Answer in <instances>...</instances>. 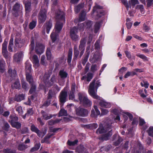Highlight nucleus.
<instances>
[{"label": "nucleus", "mask_w": 153, "mask_h": 153, "mask_svg": "<svg viewBox=\"0 0 153 153\" xmlns=\"http://www.w3.org/2000/svg\"><path fill=\"white\" fill-rule=\"evenodd\" d=\"M100 85V82L99 80L97 81L95 83V80H94L89 85L88 93L93 98L100 100L99 105L100 106L105 108H110L111 107V103L106 102L105 100H101L100 97L97 94V89Z\"/></svg>", "instance_id": "obj_1"}, {"label": "nucleus", "mask_w": 153, "mask_h": 153, "mask_svg": "<svg viewBox=\"0 0 153 153\" xmlns=\"http://www.w3.org/2000/svg\"><path fill=\"white\" fill-rule=\"evenodd\" d=\"M57 19H59L60 22H57L55 26V32H53L51 34V37L53 42H54L56 39L57 33H59L62 30V22L65 21V14L63 12L59 10L58 13L56 14Z\"/></svg>", "instance_id": "obj_2"}, {"label": "nucleus", "mask_w": 153, "mask_h": 153, "mask_svg": "<svg viewBox=\"0 0 153 153\" xmlns=\"http://www.w3.org/2000/svg\"><path fill=\"white\" fill-rule=\"evenodd\" d=\"M26 70V77L27 80L29 82L31 85V88L29 92L32 94L35 92L36 89V85L33 82V78L31 75L30 74L31 71V65L28 64L25 66Z\"/></svg>", "instance_id": "obj_3"}, {"label": "nucleus", "mask_w": 153, "mask_h": 153, "mask_svg": "<svg viewBox=\"0 0 153 153\" xmlns=\"http://www.w3.org/2000/svg\"><path fill=\"white\" fill-rule=\"evenodd\" d=\"M78 96L80 103L84 106L88 107L92 105V102L88 98L87 95L84 92H79Z\"/></svg>", "instance_id": "obj_4"}, {"label": "nucleus", "mask_w": 153, "mask_h": 153, "mask_svg": "<svg viewBox=\"0 0 153 153\" xmlns=\"http://www.w3.org/2000/svg\"><path fill=\"white\" fill-rule=\"evenodd\" d=\"M85 4L84 3L79 4L78 5L76 6L75 7V12L76 13H78L80 10L85 7L86 8L88 7V11H89L91 8V5L92 4V0H85Z\"/></svg>", "instance_id": "obj_5"}, {"label": "nucleus", "mask_w": 153, "mask_h": 153, "mask_svg": "<svg viewBox=\"0 0 153 153\" xmlns=\"http://www.w3.org/2000/svg\"><path fill=\"white\" fill-rule=\"evenodd\" d=\"M94 13H96V15L98 17H100L104 14L105 12L102 9L101 7L96 5L94 7L91 13V15H93Z\"/></svg>", "instance_id": "obj_6"}, {"label": "nucleus", "mask_w": 153, "mask_h": 153, "mask_svg": "<svg viewBox=\"0 0 153 153\" xmlns=\"http://www.w3.org/2000/svg\"><path fill=\"white\" fill-rule=\"evenodd\" d=\"M47 10L42 7L38 16L39 21V23H43L47 18Z\"/></svg>", "instance_id": "obj_7"}, {"label": "nucleus", "mask_w": 153, "mask_h": 153, "mask_svg": "<svg viewBox=\"0 0 153 153\" xmlns=\"http://www.w3.org/2000/svg\"><path fill=\"white\" fill-rule=\"evenodd\" d=\"M89 112L86 109L80 107L76 109V113L77 115L83 117H87L89 114Z\"/></svg>", "instance_id": "obj_8"}, {"label": "nucleus", "mask_w": 153, "mask_h": 153, "mask_svg": "<svg viewBox=\"0 0 153 153\" xmlns=\"http://www.w3.org/2000/svg\"><path fill=\"white\" fill-rule=\"evenodd\" d=\"M45 48L44 45L41 43H36L35 51L37 54H41L43 53Z\"/></svg>", "instance_id": "obj_9"}, {"label": "nucleus", "mask_w": 153, "mask_h": 153, "mask_svg": "<svg viewBox=\"0 0 153 153\" xmlns=\"http://www.w3.org/2000/svg\"><path fill=\"white\" fill-rule=\"evenodd\" d=\"M78 29L76 27H74L71 29L70 34L71 38L73 40L76 41L78 39V36L76 35Z\"/></svg>", "instance_id": "obj_10"}, {"label": "nucleus", "mask_w": 153, "mask_h": 153, "mask_svg": "<svg viewBox=\"0 0 153 153\" xmlns=\"http://www.w3.org/2000/svg\"><path fill=\"white\" fill-rule=\"evenodd\" d=\"M7 42L4 41L2 45V53L6 59H7L8 56V52L7 49Z\"/></svg>", "instance_id": "obj_11"}, {"label": "nucleus", "mask_w": 153, "mask_h": 153, "mask_svg": "<svg viewBox=\"0 0 153 153\" xmlns=\"http://www.w3.org/2000/svg\"><path fill=\"white\" fill-rule=\"evenodd\" d=\"M67 96V92L63 91H62L59 96V99L60 102L62 103L65 102Z\"/></svg>", "instance_id": "obj_12"}, {"label": "nucleus", "mask_w": 153, "mask_h": 153, "mask_svg": "<svg viewBox=\"0 0 153 153\" xmlns=\"http://www.w3.org/2000/svg\"><path fill=\"white\" fill-rule=\"evenodd\" d=\"M92 23L91 21H88L86 22L83 23L79 25L78 28H79L80 30L82 29V28H89L91 26Z\"/></svg>", "instance_id": "obj_13"}, {"label": "nucleus", "mask_w": 153, "mask_h": 153, "mask_svg": "<svg viewBox=\"0 0 153 153\" xmlns=\"http://www.w3.org/2000/svg\"><path fill=\"white\" fill-rule=\"evenodd\" d=\"M31 130L33 131L36 133L38 136L40 137H42L44 136L43 133L40 131L37 127L33 125L31 126Z\"/></svg>", "instance_id": "obj_14"}, {"label": "nucleus", "mask_w": 153, "mask_h": 153, "mask_svg": "<svg viewBox=\"0 0 153 153\" xmlns=\"http://www.w3.org/2000/svg\"><path fill=\"white\" fill-rule=\"evenodd\" d=\"M54 91H53L51 90H50L48 93V99H50L53 95L57 93L60 90V88H59L57 85H54Z\"/></svg>", "instance_id": "obj_15"}, {"label": "nucleus", "mask_w": 153, "mask_h": 153, "mask_svg": "<svg viewBox=\"0 0 153 153\" xmlns=\"http://www.w3.org/2000/svg\"><path fill=\"white\" fill-rule=\"evenodd\" d=\"M86 13L84 10H82L79 16V19H76L74 20V22L77 23L78 22L83 21L85 20Z\"/></svg>", "instance_id": "obj_16"}, {"label": "nucleus", "mask_w": 153, "mask_h": 153, "mask_svg": "<svg viewBox=\"0 0 153 153\" xmlns=\"http://www.w3.org/2000/svg\"><path fill=\"white\" fill-rule=\"evenodd\" d=\"M24 41L22 40L21 38H18L17 37H16L15 40V46L16 47L21 48L24 44Z\"/></svg>", "instance_id": "obj_17"}, {"label": "nucleus", "mask_w": 153, "mask_h": 153, "mask_svg": "<svg viewBox=\"0 0 153 153\" xmlns=\"http://www.w3.org/2000/svg\"><path fill=\"white\" fill-rule=\"evenodd\" d=\"M8 73L10 76L9 78L11 81L15 79L17 76L16 72L15 70H14L13 71L10 69L8 70Z\"/></svg>", "instance_id": "obj_18"}, {"label": "nucleus", "mask_w": 153, "mask_h": 153, "mask_svg": "<svg viewBox=\"0 0 153 153\" xmlns=\"http://www.w3.org/2000/svg\"><path fill=\"white\" fill-rule=\"evenodd\" d=\"M23 56L22 52H20L16 53L14 56V61L15 62H19L22 59Z\"/></svg>", "instance_id": "obj_19"}, {"label": "nucleus", "mask_w": 153, "mask_h": 153, "mask_svg": "<svg viewBox=\"0 0 153 153\" xmlns=\"http://www.w3.org/2000/svg\"><path fill=\"white\" fill-rule=\"evenodd\" d=\"M94 108L95 110V112L94 110H92L91 111V116L92 117L96 118L97 117V116L100 114V113L98 109L97 106L94 105Z\"/></svg>", "instance_id": "obj_20"}, {"label": "nucleus", "mask_w": 153, "mask_h": 153, "mask_svg": "<svg viewBox=\"0 0 153 153\" xmlns=\"http://www.w3.org/2000/svg\"><path fill=\"white\" fill-rule=\"evenodd\" d=\"M24 3L25 6V9L26 12V15H28L29 12L31 10V3L30 2H27L24 1Z\"/></svg>", "instance_id": "obj_21"}, {"label": "nucleus", "mask_w": 153, "mask_h": 153, "mask_svg": "<svg viewBox=\"0 0 153 153\" xmlns=\"http://www.w3.org/2000/svg\"><path fill=\"white\" fill-rule=\"evenodd\" d=\"M32 62L34 64V66L36 68H37L39 66V60L37 56L36 55H34L32 58Z\"/></svg>", "instance_id": "obj_22"}, {"label": "nucleus", "mask_w": 153, "mask_h": 153, "mask_svg": "<svg viewBox=\"0 0 153 153\" xmlns=\"http://www.w3.org/2000/svg\"><path fill=\"white\" fill-rule=\"evenodd\" d=\"M111 131V130H110L108 133L103 134L101 137L99 138V139L102 140H108L112 135Z\"/></svg>", "instance_id": "obj_23"}, {"label": "nucleus", "mask_w": 153, "mask_h": 153, "mask_svg": "<svg viewBox=\"0 0 153 153\" xmlns=\"http://www.w3.org/2000/svg\"><path fill=\"white\" fill-rule=\"evenodd\" d=\"M52 27V24L50 22H46L43 25V27L46 30V32L48 34L49 33L50 30Z\"/></svg>", "instance_id": "obj_24"}, {"label": "nucleus", "mask_w": 153, "mask_h": 153, "mask_svg": "<svg viewBox=\"0 0 153 153\" xmlns=\"http://www.w3.org/2000/svg\"><path fill=\"white\" fill-rule=\"evenodd\" d=\"M86 38H82L80 42L79 46V49H85Z\"/></svg>", "instance_id": "obj_25"}, {"label": "nucleus", "mask_w": 153, "mask_h": 153, "mask_svg": "<svg viewBox=\"0 0 153 153\" xmlns=\"http://www.w3.org/2000/svg\"><path fill=\"white\" fill-rule=\"evenodd\" d=\"M76 151L78 153H87V152L86 148L82 145H80L77 148Z\"/></svg>", "instance_id": "obj_26"}, {"label": "nucleus", "mask_w": 153, "mask_h": 153, "mask_svg": "<svg viewBox=\"0 0 153 153\" xmlns=\"http://www.w3.org/2000/svg\"><path fill=\"white\" fill-rule=\"evenodd\" d=\"M13 89H19L21 87L19 79H17L16 81L13 83L11 85Z\"/></svg>", "instance_id": "obj_27"}, {"label": "nucleus", "mask_w": 153, "mask_h": 153, "mask_svg": "<svg viewBox=\"0 0 153 153\" xmlns=\"http://www.w3.org/2000/svg\"><path fill=\"white\" fill-rule=\"evenodd\" d=\"M41 113L42 117L45 120H47L50 119L53 117V116L51 114L48 115V114L47 113L43 111H42Z\"/></svg>", "instance_id": "obj_28"}, {"label": "nucleus", "mask_w": 153, "mask_h": 153, "mask_svg": "<svg viewBox=\"0 0 153 153\" xmlns=\"http://www.w3.org/2000/svg\"><path fill=\"white\" fill-rule=\"evenodd\" d=\"M20 8L22 10V7H20V5L18 3H16L13 7V9L14 12L18 13V12H19L20 11Z\"/></svg>", "instance_id": "obj_29"}, {"label": "nucleus", "mask_w": 153, "mask_h": 153, "mask_svg": "<svg viewBox=\"0 0 153 153\" xmlns=\"http://www.w3.org/2000/svg\"><path fill=\"white\" fill-rule=\"evenodd\" d=\"M18 120V118L15 115H10L9 117V122L12 125V122L14 123Z\"/></svg>", "instance_id": "obj_30"}, {"label": "nucleus", "mask_w": 153, "mask_h": 153, "mask_svg": "<svg viewBox=\"0 0 153 153\" xmlns=\"http://www.w3.org/2000/svg\"><path fill=\"white\" fill-rule=\"evenodd\" d=\"M5 62L3 60H0V72L1 73H3L5 71L4 66L5 65Z\"/></svg>", "instance_id": "obj_31"}, {"label": "nucleus", "mask_w": 153, "mask_h": 153, "mask_svg": "<svg viewBox=\"0 0 153 153\" xmlns=\"http://www.w3.org/2000/svg\"><path fill=\"white\" fill-rule=\"evenodd\" d=\"M25 95L23 94H20L15 96V100L17 102H20L24 99Z\"/></svg>", "instance_id": "obj_32"}, {"label": "nucleus", "mask_w": 153, "mask_h": 153, "mask_svg": "<svg viewBox=\"0 0 153 153\" xmlns=\"http://www.w3.org/2000/svg\"><path fill=\"white\" fill-rule=\"evenodd\" d=\"M60 77L62 79L66 78L68 75L67 73L64 70H61L59 73Z\"/></svg>", "instance_id": "obj_33"}, {"label": "nucleus", "mask_w": 153, "mask_h": 153, "mask_svg": "<svg viewBox=\"0 0 153 153\" xmlns=\"http://www.w3.org/2000/svg\"><path fill=\"white\" fill-rule=\"evenodd\" d=\"M72 49L71 48H70L69 50L68 56V63H70L72 56Z\"/></svg>", "instance_id": "obj_34"}, {"label": "nucleus", "mask_w": 153, "mask_h": 153, "mask_svg": "<svg viewBox=\"0 0 153 153\" xmlns=\"http://www.w3.org/2000/svg\"><path fill=\"white\" fill-rule=\"evenodd\" d=\"M111 111L114 114L117 115L123 114L122 113H123V111L119 108H115L112 110Z\"/></svg>", "instance_id": "obj_35"}, {"label": "nucleus", "mask_w": 153, "mask_h": 153, "mask_svg": "<svg viewBox=\"0 0 153 153\" xmlns=\"http://www.w3.org/2000/svg\"><path fill=\"white\" fill-rule=\"evenodd\" d=\"M68 115L67 111L64 109H61L59 113V117L62 116H66Z\"/></svg>", "instance_id": "obj_36"}, {"label": "nucleus", "mask_w": 153, "mask_h": 153, "mask_svg": "<svg viewBox=\"0 0 153 153\" xmlns=\"http://www.w3.org/2000/svg\"><path fill=\"white\" fill-rule=\"evenodd\" d=\"M101 25L100 23V22H97L94 27V31L95 33H97L100 29Z\"/></svg>", "instance_id": "obj_37"}, {"label": "nucleus", "mask_w": 153, "mask_h": 153, "mask_svg": "<svg viewBox=\"0 0 153 153\" xmlns=\"http://www.w3.org/2000/svg\"><path fill=\"white\" fill-rule=\"evenodd\" d=\"M79 53V51L77 49V45H75L74 47V55L76 58L77 57Z\"/></svg>", "instance_id": "obj_38"}, {"label": "nucleus", "mask_w": 153, "mask_h": 153, "mask_svg": "<svg viewBox=\"0 0 153 153\" xmlns=\"http://www.w3.org/2000/svg\"><path fill=\"white\" fill-rule=\"evenodd\" d=\"M11 125L13 127L17 129L19 128L21 126V124L20 123L16 121L14 123L12 122V125Z\"/></svg>", "instance_id": "obj_39"}, {"label": "nucleus", "mask_w": 153, "mask_h": 153, "mask_svg": "<svg viewBox=\"0 0 153 153\" xmlns=\"http://www.w3.org/2000/svg\"><path fill=\"white\" fill-rule=\"evenodd\" d=\"M137 146H139V151H138L136 153H146L142 145H141L140 143H138Z\"/></svg>", "instance_id": "obj_40"}, {"label": "nucleus", "mask_w": 153, "mask_h": 153, "mask_svg": "<svg viewBox=\"0 0 153 153\" xmlns=\"http://www.w3.org/2000/svg\"><path fill=\"white\" fill-rule=\"evenodd\" d=\"M27 148V145L23 144H20L18 147V149L20 151H22L25 150Z\"/></svg>", "instance_id": "obj_41"}, {"label": "nucleus", "mask_w": 153, "mask_h": 153, "mask_svg": "<svg viewBox=\"0 0 153 153\" xmlns=\"http://www.w3.org/2000/svg\"><path fill=\"white\" fill-rule=\"evenodd\" d=\"M35 41L33 37H32L30 44V50L31 51H33L34 48Z\"/></svg>", "instance_id": "obj_42"}, {"label": "nucleus", "mask_w": 153, "mask_h": 153, "mask_svg": "<svg viewBox=\"0 0 153 153\" xmlns=\"http://www.w3.org/2000/svg\"><path fill=\"white\" fill-rule=\"evenodd\" d=\"M99 66H97L96 64H93L91 68V71L93 72H94L96 71L99 68Z\"/></svg>", "instance_id": "obj_43"}, {"label": "nucleus", "mask_w": 153, "mask_h": 153, "mask_svg": "<svg viewBox=\"0 0 153 153\" xmlns=\"http://www.w3.org/2000/svg\"><path fill=\"white\" fill-rule=\"evenodd\" d=\"M61 120H59V119H57L54 120H51L48 121V124L49 125L52 126L56 123H59Z\"/></svg>", "instance_id": "obj_44"}, {"label": "nucleus", "mask_w": 153, "mask_h": 153, "mask_svg": "<svg viewBox=\"0 0 153 153\" xmlns=\"http://www.w3.org/2000/svg\"><path fill=\"white\" fill-rule=\"evenodd\" d=\"M89 54V52L87 53V54L84 57L82 60V63L83 65H85V63L87 62Z\"/></svg>", "instance_id": "obj_45"}, {"label": "nucleus", "mask_w": 153, "mask_h": 153, "mask_svg": "<svg viewBox=\"0 0 153 153\" xmlns=\"http://www.w3.org/2000/svg\"><path fill=\"white\" fill-rule=\"evenodd\" d=\"M46 55L47 59L48 60H50L51 58V52L50 48H48L47 49L46 52Z\"/></svg>", "instance_id": "obj_46"}, {"label": "nucleus", "mask_w": 153, "mask_h": 153, "mask_svg": "<svg viewBox=\"0 0 153 153\" xmlns=\"http://www.w3.org/2000/svg\"><path fill=\"white\" fill-rule=\"evenodd\" d=\"M16 110L20 115H22L23 114L22 107L21 106H16Z\"/></svg>", "instance_id": "obj_47"}, {"label": "nucleus", "mask_w": 153, "mask_h": 153, "mask_svg": "<svg viewBox=\"0 0 153 153\" xmlns=\"http://www.w3.org/2000/svg\"><path fill=\"white\" fill-rule=\"evenodd\" d=\"M36 21H33L30 23L29 25L30 29L31 30L33 29L36 26Z\"/></svg>", "instance_id": "obj_48"}, {"label": "nucleus", "mask_w": 153, "mask_h": 153, "mask_svg": "<svg viewBox=\"0 0 153 153\" xmlns=\"http://www.w3.org/2000/svg\"><path fill=\"white\" fill-rule=\"evenodd\" d=\"M22 87L25 90H27L28 89L27 84L24 80H22L21 81Z\"/></svg>", "instance_id": "obj_49"}, {"label": "nucleus", "mask_w": 153, "mask_h": 153, "mask_svg": "<svg viewBox=\"0 0 153 153\" xmlns=\"http://www.w3.org/2000/svg\"><path fill=\"white\" fill-rule=\"evenodd\" d=\"M105 130L102 126H100L96 131L97 134H102L105 132Z\"/></svg>", "instance_id": "obj_50"}, {"label": "nucleus", "mask_w": 153, "mask_h": 153, "mask_svg": "<svg viewBox=\"0 0 153 153\" xmlns=\"http://www.w3.org/2000/svg\"><path fill=\"white\" fill-rule=\"evenodd\" d=\"M78 142L77 140H76L73 141H71L70 140H68L67 142V143L68 145L70 146H74L75 145L77 144Z\"/></svg>", "instance_id": "obj_51"}, {"label": "nucleus", "mask_w": 153, "mask_h": 153, "mask_svg": "<svg viewBox=\"0 0 153 153\" xmlns=\"http://www.w3.org/2000/svg\"><path fill=\"white\" fill-rule=\"evenodd\" d=\"M149 136L153 137V126H150L147 130Z\"/></svg>", "instance_id": "obj_52"}, {"label": "nucleus", "mask_w": 153, "mask_h": 153, "mask_svg": "<svg viewBox=\"0 0 153 153\" xmlns=\"http://www.w3.org/2000/svg\"><path fill=\"white\" fill-rule=\"evenodd\" d=\"M128 3L130 6L131 5L134 6L135 4H139V1L137 0H130Z\"/></svg>", "instance_id": "obj_53"}, {"label": "nucleus", "mask_w": 153, "mask_h": 153, "mask_svg": "<svg viewBox=\"0 0 153 153\" xmlns=\"http://www.w3.org/2000/svg\"><path fill=\"white\" fill-rule=\"evenodd\" d=\"M40 143H38L36 144L34 147L32 148L31 149V151L33 152L38 150L40 147Z\"/></svg>", "instance_id": "obj_54"}, {"label": "nucleus", "mask_w": 153, "mask_h": 153, "mask_svg": "<svg viewBox=\"0 0 153 153\" xmlns=\"http://www.w3.org/2000/svg\"><path fill=\"white\" fill-rule=\"evenodd\" d=\"M136 56H137L142 59L144 61H148V59L146 57V56L145 55H144L143 54H138L136 55Z\"/></svg>", "instance_id": "obj_55"}, {"label": "nucleus", "mask_w": 153, "mask_h": 153, "mask_svg": "<svg viewBox=\"0 0 153 153\" xmlns=\"http://www.w3.org/2000/svg\"><path fill=\"white\" fill-rule=\"evenodd\" d=\"M140 84L142 86L146 88H148L149 85V83L147 81H143V82H141Z\"/></svg>", "instance_id": "obj_56"}, {"label": "nucleus", "mask_w": 153, "mask_h": 153, "mask_svg": "<svg viewBox=\"0 0 153 153\" xmlns=\"http://www.w3.org/2000/svg\"><path fill=\"white\" fill-rule=\"evenodd\" d=\"M122 3L126 6L127 10H128V8L131 6L128 5L127 1L126 0H121Z\"/></svg>", "instance_id": "obj_57"}, {"label": "nucleus", "mask_w": 153, "mask_h": 153, "mask_svg": "<svg viewBox=\"0 0 153 153\" xmlns=\"http://www.w3.org/2000/svg\"><path fill=\"white\" fill-rule=\"evenodd\" d=\"M4 153H16V151L12 150L9 149H5L4 150Z\"/></svg>", "instance_id": "obj_58"}, {"label": "nucleus", "mask_w": 153, "mask_h": 153, "mask_svg": "<svg viewBox=\"0 0 153 153\" xmlns=\"http://www.w3.org/2000/svg\"><path fill=\"white\" fill-rule=\"evenodd\" d=\"M10 127L9 125L7 122H4V129L6 131H8Z\"/></svg>", "instance_id": "obj_59"}, {"label": "nucleus", "mask_w": 153, "mask_h": 153, "mask_svg": "<svg viewBox=\"0 0 153 153\" xmlns=\"http://www.w3.org/2000/svg\"><path fill=\"white\" fill-rule=\"evenodd\" d=\"M93 77V74H92L89 73L87 74V80L88 82L90 81Z\"/></svg>", "instance_id": "obj_60"}, {"label": "nucleus", "mask_w": 153, "mask_h": 153, "mask_svg": "<svg viewBox=\"0 0 153 153\" xmlns=\"http://www.w3.org/2000/svg\"><path fill=\"white\" fill-rule=\"evenodd\" d=\"M74 92H70L69 94V98L70 100H75L74 99Z\"/></svg>", "instance_id": "obj_61"}, {"label": "nucleus", "mask_w": 153, "mask_h": 153, "mask_svg": "<svg viewBox=\"0 0 153 153\" xmlns=\"http://www.w3.org/2000/svg\"><path fill=\"white\" fill-rule=\"evenodd\" d=\"M127 69V68H126L125 67H123L121 68L119 70V74H122L123 73L126 71Z\"/></svg>", "instance_id": "obj_62"}, {"label": "nucleus", "mask_w": 153, "mask_h": 153, "mask_svg": "<svg viewBox=\"0 0 153 153\" xmlns=\"http://www.w3.org/2000/svg\"><path fill=\"white\" fill-rule=\"evenodd\" d=\"M76 90V84L75 83H72L71 91L70 92H75Z\"/></svg>", "instance_id": "obj_63"}, {"label": "nucleus", "mask_w": 153, "mask_h": 153, "mask_svg": "<svg viewBox=\"0 0 153 153\" xmlns=\"http://www.w3.org/2000/svg\"><path fill=\"white\" fill-rule=\"evenodd\" d=\"M137 9H140L141 11H143L144 7L143 5H137L136 7Z\"/></svg>", "instance_id": "obj_64"}]
</instances>
